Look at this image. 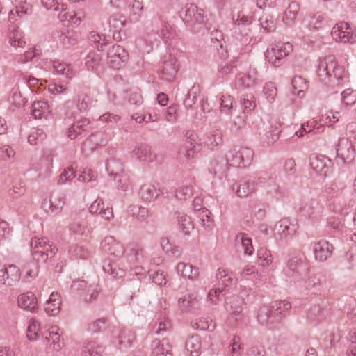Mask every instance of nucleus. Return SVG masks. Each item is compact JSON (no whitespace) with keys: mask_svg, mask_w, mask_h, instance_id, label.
Returning <instances> with one entry per match:
<instances>
[{"mask_svg":"<svg viewBox=\"0 0 356 356\" xmlns=\"http://www.w3.org/2000/svg\"><path fill=\"white\" fill-rule=\"evenodd\" d=\"M343 69L337 66L334 56L328 55L320 60L317 74L321 82L327 83L335 79L337 83L339 84V81L343 79Z\"/></svg>","mask_w":356,"mask_h":356,"instance_id":"obj_1","label":"nucleus"},{"mask_svg":"<svg viewBox=\"0 0 356 356\" xmlns=\"http://www.w3.org/2000/svg\"><path fill=\"white\" fill-rule=\"evenodd\" d=\"M31 252L33 259L38 262L45 263L49 259L53 258L58 249L46 238L35 237L31 241Z\"/></svg>","mask_w":356,"mask_h":356,"instance_id":"obj_2","label":"nucleus"},{"mask_svg":"<svg viewBox=\"0 0 356 356\" xmlns=\"http://www.w3.org/2000/svg\"><path fill=\"white\" fill-rule=\"evenodd\" d=\"M181 13L184 14L183 21L188 26L195 29L197 25L203 24L207 31L211 29L204 11L198 8L195 4L187 3L182 9Z\"/></svg>","mask_w":356,"mask_h":356,"instance_id":"obj_3","label":"nucleus"},{"mask_svg":"<svg viewBox=\"0 0 356 356\" xmlns=\"http://www.w3.org/2000/svg\"><path fill=\"white\" fill-rule=\"evenodd\" d=\"M253 158V150L243 146H234L226 154L227 163H229L232 166L239 168L250 166Z\"/></svg>","mask_w":356,"mask_h":356,"instance_id":"obj_4","label":"nucleus"},{"mask_svg":"<svg viewBox=\"0 0 356 356\" xmlns=\"http://www.w3.org/2000/svg\"><path fill=\"white\" fill-rule=\"evenodd\" d=\"M293 51V46L289 42H278L268 48L266 57L268 62L275 67L282 65L283 60Z\"/></svg>","mask_w":356,"mask_h":356,"instance_id":"obj_5","label":"nucleus"},{"mask_svg":"<svg viewBox=\"0 0 356 356\" xmlns=\"http://www.w3.org/2000/svg\"><path fill=\"white\" fill-rule=\"evenodd\" d=\"M332 37L339 42L354 43L356 42V34L352 31L349 24L345 22L336 24L331 31Z\"/></svg>","mask_w":356,"mask_h":356,"instance_id":"obj_6","label":"nucleus"},{"mask_svg":"<svg viewBox=\"0 0 356 356\" xmlns=\"http://www.w3.org/2000/svg\"><path fill=\"white\" fill-rule=\"evenodd\" d=\"M287 269L289 276L299 280L307 275L309 266L301 257H293L287 262Z\"/></svg>","mask_w":356,"mask_h":356,"instance_id":"obj_7","label":"nucleus"},{"mask_svg":"<svg viewBox=\"0 0 356 356\" xmlns=\"http://www.w3.org/2000/svg\"><path fill=\"white\" fill-rule=\"evenodd\" d=\"M128 52L120 45H114L107 53V64L113 69H119L128 60Z\"/></svg>","mask_w":356,"mask_h":356,"instance_id":"obj_8","label":"nucleus"},{"mask_svg":"<svg viewBox=\"0 0 356 356\" xmlns=\"http://www.w3.org/2000/svg\"><path fill=\"white\" fill-rule=\"evenodd\" d=\"M113 343L120 350H126L135 340V334L131 330L114 328L112 331Z\"/></svg>","mask_w":356,"mask_h":356,"instance_id":"obj_9","label":"nucleus"},{"mask_svg":"<svg viewBox=\"0 0 356 356\" xmlns=\"http://www.w3.org/2000/svg\"><path fill=\"white\" fill-rule=\"evenodd\" d=\"M64 204V195L60 193H53L49 198H45L42 201V208L47 213L56 215L62 211Z\"/></svg>","mask_w":356,"mask_h":356,"instance_id":"obj_10","label":"nucleus"},{"mask_svg":"<svg viewBox=\"0 0 356 356\" xmlns=\"http://www.w3.org/2000/svg\"><path fill=\"white\" fill-rule=\"evenodd\" d=\"M243 305V299L238 296L234 295L226 298L225 307L231 318L236 321H239L243 318L242 313Z\"/></svg>","mask_w":356,"mask_h":356,"instance_id":"obj_11","label":"nucleus"},{"mask_svg":"<svg viewBox=\"0 0 356 356\" xmlns=\"http://www.w3.org/2000/svg\"><path fill=\"white\" fill-rule=\"evenodd\" d=\"M177 70V58L171 54L165 56L160 69L161 78L171 81L175 77Z\"/></svg>","mask_w":356,"mask_h":356,"instance_id":"obj_12","label":"nucleus"},{"mask_svg":"<svg viewBox=\"0 0 356 356\" xmlns=\"http://www.w3.org/2000/svg\"><path fill=\"white\" fill-rule=\"evenodd\" d=\"M337 156L344 163H349L355 157V149L351 141L347 138H339L336 148Z\"/></svg>","mask_w":356,"mask_h":356,"instance_id":"obj_13","label":"nucleus"},{"mask_svg":"<svg viewBox=\"0 0 356 356\" xmlns=\"http://www.w3.org/2000/svg\"><path fill=\"white\" fill-rule=\"evenodd\" d=\"M124 253L131 268L142 264L145 257L144 249L136 243L129 244Z\"/></svg>","mask_w":356,"mask_h":356,"instance_id":"obj_14","label":"nucleus"},{"mask_svg":"<svg viewBox=\"0 0 356 356\" xmlns=\"http://www.w3.org/2000/svg\"><path fill=\"white\" fill-rule=\"evenodd\" d=\"M309 163L312 169L325 177L328 175L332 164L328 157L315 154L309 156Z\"/></svg>","mask_w":356,"mask_h":356,"instance_id":"obj_15","label":"nucleus"},{"mask_svg":"<svg viewBox=\"0 0 356 356\" xmlns=\"http://www.w3.org/2000/svg\"><path fill=\"white\" fill-rule=\"evenodd\" d=\"M334 248L332 244L325 240H321L314 243L313 252L315 259L319 261H325L331 257Z\"/></svg>","mask_w":356,"mask_h":356,"instance_id":"obj_16","label":"nucleus"},{"mask_svg":"<svg viewBox=\"0 0 356 356\" xmlns=\"http://www.w3.org/2000/svg\"><path fill=\"white\" fill-rule=\"evenodd\" d=\"M196 134L191 133L187 136L183 147L179 151V156H184L187 159H193L200 151V145L195 141Z\"/></svg>","mask_w":356,"mask_h":356,"instance_id":"obj_17","label":"nucleus"},{"mask_svg":"<svg viewBox=\"0 0 356 356\" xmlns=\"http://www.w3.org/2000/svg\"><path fill=\"white\" fill-rule=\"evenodd\" d=\"M322 207L316 199L303 200L298 209L299 212L305 217H312L322 212Z\"/></svg>","mask_w":356,"mask_h":356,"instance_id":"obj_18","label":"nucleus"},{"mask_svg":"<svg viewBox=\"0 0 356 356\" xmlns=\"http://www.w3.org/2000/svg\"><path fill=\"white\" fill-rule=\"evenodd\" d=\"M255 181L250 177H244L233 185V190L239 197H246L254 191Z\"/></svg>","mask_w":356,"mask_h":356,"instance_id":"obj_19","label":"nucleus"},{"mask_svg":"<svg viewBox=\"0 0 356 356\" xmlns=\"http://www.w3.org/2000/svg\"><path fill=\"white\" fill-rule=\"evenodd\" d=\"M89 211L107 220L113 218V209L108 207H105L103 200L100 198H97L90 204Z\"/></svg>","mask_w":356,"mask_h":356,"instance_id":"obj_20","label":"nucleus"},{"mask_svg":"<svg viewBox=\"0 0 356 356\" xmlns=\"http://www.w3.org/2000/svg\"><path fill=\"white\" fill-rule=\"evenodd\" d=\"M151 348L152 356H173L172 346L166 339L152 341Z\"/></svg>","mask_w":356,"mask_h":356,"instance_id":"obj_21","label":"nucleus"},{"mask_svg":"<svg viewBox=\"0 0 356 356\" xmlns=\"http://www.w3.org/2000/svg\"><path fill=\"white\" fill-rule=\"evenodd\" d=\"M103 248L105 252L115 257H120L125 252L123 245L116 241L112 236L106 237L104 239Z\"/></svg>","mask_w":356,"mask_h":356,"instance_id":"obj_22","label":"nucleus"},{"mask_svg":"<svg viewBox=\"0 0 356 356\" xmlns=\"http://www.w3.org/2000/svg\"><path fill=\"white\" fill-rule=\"evenodd\" d=\"M17 303L21 308L31 312H35L38 309L37 298L32 292H28L19 296Z\"/></svg>","mask_w":356,"mask_h":356,"instance_id":"obj_23","label":"nucleus"},{"mask_svg":"<svg viewBox=\"0 0 356 356\" xmlns=\"http://www.w3.org/2000/svg\"><path fill=\"white\" fill-rule=\"evenodd\" d=\"M257 318L263 325H269L277 322L270 305H262L257 312Z\"/></svg>","mask_w":356,"mask_h":356,"instance_id":"obj_24","label":"nucleus"},{"mask_svg":"<svg viewBox=\"0 0 356 356\" xmlns=\"http://www.w3.org/2000/svg\"><path fill=\"white\" fill-rule=\"evenodd\" d=\"M305 277L300 278L299 280L303 282V286L306 290H318L325 282L324 275L320 273Z\"/></svg>","mask_w":356,"mask_h":356,"instance_id":"obj_25","label":"nucleus"},{"mask_svg":"<svg viewBox=\"0 0 356 356\" xmlns=\"http://www.w3.org/2000/svg\"><path fill=\"white\" fill-rule=\"evenodd\" d=\"M61 298L57 292H53L44 304V310L49 316H55L61 308Z\"/></svg>","mask_w":356,"mask_h":356,"instance_id":"obj_26","label":"nucleus"},{"mask_svg":"<svg viewBox=\"0 0 356 356\" xmlns=\"http://www.w3.org/2000/svg\"><path fill=\"white\" fill-rule=\"evenodd\" d=\"M5 272V285L11 286L15 285L20 280L21 270L14 264H9L4 266Z\"/></svg>","mask_w":356,"mask_h":356,"instance_id":"obj_27","label":"nucleus"},{"mask_svg":"<svg viewBox=\"0 0 356 356\" xmlns=\"http://www.w3.org/2000/svg\"><path fill=\"white\" fill-rule=\"evenodd\" d=\"M58 330V327L55 326L44 332V339L51 343L53 349L56 351H60L64 346L63 339L60 338Z\"/></svg>","mask_w":356,"mask_h":356,"instance_id":"obj_28","label":"nucleus"},{"mask_svg":"<svg viewBox=\"0 0 356 356\" xmlns=\"http://www.w3.org/2000/svg\"><path fill=\"white\" fill-rule=\"evenodd\" d=\"M276 234L280 236V239L285 238L288 236L293 234L296 232V225H292L289 219L284 218L280 220L275 225Z\"/></svg>","mask_w":356,"mask_h":356,"instance_id":"obj_29","label":"nucleus"},{"mask_svg":"<svg viewBox=\"0 0 356 356\" xmlns=\"http://www.w3.org/2000/svg\"><path fill=\"white\" fill-rule=\"evenodd\" d=\"M300 10V6L296 1H292L284 13L282 22L287 26H291L294 24L296 17Z\"/></svg>","mask_w":356,"mask_h":356,"instance_id":"obj_30","label":"nucleus"},{"mask_svg":"<svg viewBox=\"0 0 356 356\" xmlns=\"http://www.w3.org/2000/svg\"><path fill=\"white\" fill-rule=\"evenodd\" d=\"M177 270L178 274L191 280H197L200 274L198 268L183 262H180L177 264Z\"/></svg>","mask_w":356,"mask_h":356,"instance_id":"obj_31","label":"nucleus"},{"mask_svg":"<svg viewBox=\"0 0 356 356\" xmlns=\"http://www.w3.org/2000/svg\"><path fill=\"white\" fill-rule=\"evenodd\" d=\"M90 120L82 118L75 122L68 129V137L71 140L75 139L82 132L87 131L89 128Z\"/></svg>","mask_w":356,"mask_h":356,"instance_id":"obj_32","label":"nucleus"},{"mask_svg":"<svg viewBox=\"0 0 356 356\" xmlns=\"http://www.w3.org/2000/svg\"><path fill=\"white\" fill-rule=\"evenodd\" d=\"M133 153L140 161L150 162L153 161L156 158L154 154L151 150L150 146L147 144H141L137 146L134 149Z\"/></svg>","mask_w":356,"mask_h":356,"instance_id":"obj_33","label":"nucleus"},{"mask_svg":"<svg viewBox=\"0 0 356 356\" xmlns=\"http://www.w3.org/2000/svg\"><path fill=\"white\" fill-rule=\"evenodd\" d=\"M277 321L285 316L286 312L291 308V305L289 301L280 300L272 302L270 305Z\"/></svg>","mask_w":356,"mask_h":356,"instance_id":"obj_34","label":"nucleus"},{"mask_svg":"<svg viewBox=\"0 0 356 356\" xmlns=\"http://www.w3.org/2000/svg\"><path fill=\"white\" fill-rule=\"evenodd\" d=\"M104 347L95 341H86L82 349V356H102Z\"/></svg>","mask_w":356,"mask_h":356,"instance_id":"obj_35","label":"nucleus"},{"mask_svg":"<svg viewBox=\"0 0 356 356\" xmlns=\"http://www.w3.org/2000/svg\"><path fill=\"white\" fill-rule=\"evenodd\" d=\"M139 195L142 200L150 202L156 200L160 193L154 185L145 184L140 187Z\"/></svg>","mask_w":356,"mask_h":356,"instance_id":"obj_36","label":"nucleus"},{"mask_svg":"<svg viewBox=\"0 0 356 356\" xmlns=\"http://www.w3.org/2000/svg\"><path fill=\"white\" fill-rule=\"evenodd\" d=\"M74 101L76 102L77 109L81 112L86 111L92 103V100L88 92L83 90L78 91Z\"/></svg>","mask_w":356,"mask_h":356,"instance_id":"obj_37","label":"nucleus"},{"mask_svg":"<svg viewBox=\"0 0 356 356\" xmlns=\"http://www.w3.org/2000/svg\"><path fill=\"white\" fill-rule=\"evenodd\" d=\"M53 73L72 79L74 76L72 68L65 63L54 60L52 62Z\"/></svg>","mask_w":356,"mask_h":356,"instance_id":"obj_38","label":"nucleus"},{"mask_svg":"<svg viewBox=\"0 0 356 356\" xmlns=\"http://www.w3.org/2000/svg\"><path fill=\"white\" fill-rule=\"evenodd\" d=\"M185 348L189 356H198L201 348L200 337L197 334L189 337L186 341Z\"/></svg>","mask_w":356,"mask_h":356,"instance_id":"obj_39","label":"nucleus"},{"mask_svg":"<svg viewBox=\"0 0 356 356\" xmlns=\"http://www.w3.org/2000/svg\"><path fill=\"white\" fill-rule=\"evenodd\" d=\"M8 38L10 44L15 48H22L26 43L24 34L18 28L13 27V31L9 33Z\"/></svg>","mask_w":356,"mask_h":356,"instance_id":"obj_40","label":"nucleus"},{"mask_svg":"<svg viewBox=\"0 0 356 356\" xmlns=\"http://www.w3.org/2000/svg\"><path fill=\"white\" fill-rule=\"evenodd\" d=\"M70 230L79 236H87L90 232V227L85 220H76L70 225Z\"/></svg>","mask_w":356,"mask_h":356,"instance_id":"obj_41","label":"nucleus"},{"mask_svg":"<svg viewBox=\"0 0 356 356\" xmlns=\"http://www.w3.org/2000/svg\"><path fill=\"white\" fill-rule=\"evenodd\" d=\"M49 113L47 102L38 101L32 104L31 114L35 119H42Z\"/></svg>","mask_w":356,"mask_h":356,"instance_id":"obj_42","label":"nucleus"},{"mask_svg":"<svg viewBox=\"0 0 356 356\" xmlns=\"http://www.w3.org/2000/svg\"><path fill=\"white\" fill-rule=\"evenodd\" d=\"M216 279L220 284L225 287L236 284L237 280L233 277L232 273L226 270L219 268L216 273Z\"/></svg>","mask_w":356,"mask_h":356,"instance_id":"obj_43","label":"nucleus"},{"mask_svg":"<svg viewBox=\"0 0 356 356\" xmlns=\"http://www.w3.org/2000/svg\"><path fill=\"white\" fill-rule=\"evenodd\" d=\"M79 34L72 30H67L62 33L60 36V40L66 47H70L76 44L79 40Z\"/></svg>","mask_w":356,"mask_h":356,"instance_id":"obj_44","label":"nucleus"},{"mask_svg":"<svg viewBox=\"0 0 356 356\" xmlns=\"http://www.w3.org/2000/svg\"><path fill=\"white\" fill-rule=\"evenodd\" d=\"M226 170V164L222 159L220 161L214 159L209 163V171L220 179L225 174Z\"/></svg>","mask_w":356,"mask_h":356,"instance_id":"obj_45","label":"nucleus"},{"mask_svg":"<svg viewBox=\"0 0 356 356\" xmlns=\"http://www.w3.org/2000/svg\"><path fill=\"white\" fill-rule=\"evenodd\" d=\"M236 241L240 243L243 248L245 254L252 255L254 252L252 239L246 234L238 233L236 236Z\"/></svg>","mask_w":356,"mask_h":356,"instance_id":"obj_46","label":"nucleus"},{"mask_svg":"<svg viewBox=\"0 0 356 356\" xmlns=\"http://www.w3.org/2000/svg\"><path fill=\"white\" fill-rule=\"evenodd\" d=\"M200 95V88L198 85H193L189 90L186 97L184 101V105L186 108H191L196 103L198 97Z\"/></svg>","mask_w":356,"mask_h":356,"instance_id":"obj_47","label":"nucleus"},{"mask_svg":"<svg viewBox=\"0 0 356 356\" xmlns=\"http://www.w3.org/2000/svg\"><path fill=\"white\" fill-rule=\"evenodd\" d=\"M114 181L116 188L122 191H129L131 186L129 177L124 172L115 173Z\"/></svg>","mask_w":356,"mask_h":356,"instance_id":"obj_48","label":"nucleus"},{"mask_svg":"<svg viewBox=\"0 0 356 356\" xmlns=\"http://www.w3.org/2000/svg\"><path fill=\"white\" fill-rule=\"evenodd\" d=\"M85 65L88 70H97L102 63V57L100 54L90 53L86 58Z\"/></svg>","mask_w":356,"mask_h":356,"instance_id":"obj_49","label":"nucleus"},{"mask_svg":"<svg viewBox=\"0 0 356 356\" xmlns=\"http://www.w3.org/2000/svg\"><path fill=\"white\" fill-rule=\"evenodd\" d=\"M109 26L111 28V30L113 29V38H117L115 35V33L118 34H120V32L122 31L123 27L125 24V20L123 19L122 17L119 15H112L109 18Z\"/></svg>","mask_w":356,"mask_h":356,"instance_id":"obj_50","label":"nucleus"},{"mask_svg":"<svg viewBox=\"0 0 356 356\" xmlns=\"http://www.w3.org/2000/svg\"><path fill=\"white\" fill-rule=\"evenodd\" d=\"M15 8V13L18 17H22L31 12V6L26 2V0H12Z\"/></svg>","mask_w":356,"mask_h":356,"instance_id":"obj_51","label":"nucleus"},{"mask_svg":"<svg viewBox=\"0 0 356 356\" xmlns=\"http://www.w3.org/2000/svg\"><path fill=\"white\" fill-rule=\"evenodd\" d=\"M258 264L262 267L268 266L273 261L270 251L266 248H260L257 251Z\"/></svg>","mask_w":356,"mask_h":356,"instance_id":"obj_52","label":"nucleus"},{"mask_svg":"<svg viewBox=\"0 0 356 356\" xmlns=\"http://www.w3.org/2000/svg\"><path fill=\"white\" fill-rule=\"evenodd\" d=\"M40 323L38 321L32 318L29 321L27 328L26 337L29 341H35L39 337Z\"/></svg>","mask_w":356,"mask_h":356,"instance_id":"obj_53","label":"nucleus"},{"mask_svg":"<svg viewBox=\"0 0 356 356\" xmlns=\"http://www.w3.org/2000/svg\"><path fill=\"white\" fill-rule=\"evenodd\" d=\"M129 211L132 216L140 221L145 220L148 217L147 209L139 205H131Z\"/></svg>","mask_w":356,"mask_h":356,"instance_id":"obj_54","label":"nucleus"},{"mask_svg":"<svg viewBox=\"0 0 356 356\" xmlns=\"http://www.w3.org/2000/svg\"><path fill=\"white\" fill-rule=\"evenodd\" d=\"M23 271L25 272L24 278L26 282H31L38 275V268L34 262L27 263L23 267Z\"/></svg>","mask_w":356,"mask_h":356,"instance_id":"obj_55","label":"nucleus"},{"mask_svg":"<svg viewBox=\"0 0 356 356\" xmlns=\"http://www.w3.org/2000/svg\"><path fill=\"white\" fill-rule=\"evenodd\" d=\"M70 252L72 256L82 259H87L90 256V252L83 245H72L70 250Z\"/></svg>","mask_w":356,"mask_h":356,"instance_id":"obj_56","label":"nucleus"},{"mask_svg":"<svg viewBox=\"0 0 356 356\" xmlns=\"http://www.w3.org/2000/svg\"><path fill=\"white\" fill-rule=\"evenodd\" d=\"M177 218V222L183 232L186 234H188L191 230L193 229V224L191 218L187 215H181L180 213H179Z\"/></svg>","mask_w":356,"mask_h":356,"instance_id":"obj_57","label":"nucleus"},{"mask_svg":"<svg viewBox=\"0 0 356 356\" xmlns=\"http://www.w3.org/2000/svg\"><path fill=\"white\" fill-rule=\"evenodd\" d=\"M195 329L212 332L216 327L215 323L210 318H200L192 325Z\"/></svg>","mask_w":356,"mask_h":356,"instance_id":"obj_58","label":"nucleus"},{"mask_svg":"<svg viewBox=\"0 0 356 356\" xmlns=\"http://www.w3.org/2000/svg\"><path fill=\"white\" fill-rule=\"evenodd\" d=\"M202 225L207 229H211L213 226V220L211 218V213L206 208H203L198 214Z\"/></svg>","mask_w":356,"mask_h":356,"instance_id":"obj_59","label":"nucleus"},{"mask_svg":"<svg viewBox=\"0 0 356 356\" xmlns=\"http://www.w3.org/2000/svg\"><path fill=\"white\" fill-rule=\"evenodd\" d=\"M104 271L113 278L122 277L124 275V270L118 267L115 263H108L103 266Z\"/></svg>","mask_w":356,"mask_h":356,"instance_id":"obj_60","label":"nucleus"},{"mask_svg":"<svg viewBox=\"0 0 356 356\" xmlns=\"http://www.w3.org/2000/svg\"><path fill=\"white\" fill-rule=\"evenodd\" d=\"M222 142V135L220 129L211 131L207 136L205 143L208 145L218 146Z\"/></svg>","mask_w":356,"mask_h":356,"instance_id":"obj_61","label":"nucleus"},{"mask_svg":"<svg viewBox=\"0 0 356 356\" xmlns=\"http://www.w3.org/2000/svg\"><path fill=\"white\" fill-rule=\"evenodd\" d=\"M256 72H253V74H243L237 81V83L240 87L242 88H248L252 86L256 81H257V76Z\"/></svg>","mask_w":356,"mask_h":356,"instance_id":"obj_62","label":"nucleus"},{"mask_svg":"<svg viewBox=\"0 0 356 356\" xmlns=\"http://www.w3.org/2000/svg\"><path fill=\"white\" fill-rule=\"evenodd\" d=\"M291 85L293 88V93H297L298 95L307 88L306 81L300 76H295L292 79Z\"/></svg>","mask_w":356,"mask_h":356,"instance_id":"obj_63","label":"nucleus"},{"mask_svg":"<svg viewBox=\"0 0 356 356\" xmlns=\"http://www.w3.org/2000/svg\"><path fill=\"white\" fill-rule=\"evenodd\" d=\"M161 22V30L157 31V34L165 41H168V40L173 38L175 33L172 29V27L166 22L163 21Z\"/></svg>","mask_w":356,"mask_h":356,"instance_id":"obj_64","label":"nucleus"}]
</instances>
